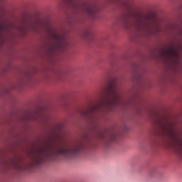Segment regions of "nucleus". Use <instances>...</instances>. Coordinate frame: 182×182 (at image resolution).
Instances as JSON below:
<instances>
[{"label":"nucleus","mask_w":182,"mask_h":182,"mask_svg":"<svg viewBox=\"0 0 182 182\" xmlns=\"http://www.w3.org/2000/svg\"><path fill=\"white\" fill-rule=\"evenodd\" d=\"M81 152L82 146L80 145L73 147L58 146L54 148H41L38 150V155L36 159V163L37 164H42V163L45 161L55 160V159L59 156H62L64 159H69Z\"/></svg>","instance_id":"nucleus-1"},{"label":"nucleus","mask_w":182,"mask_h":182,"mask_svg":"<svg viewBox=\"0 0 182 182\" xmlns=\"http://www.w3.org/2000/svg\"><path fill=\"white\" fill-rule=\"evenodd\" d=\"M103 92L105 105L107 107L112 109V107H116L120 105L122 97H120V90L116 80L109 82Z\"/></svg>","instance_id":"nucleus-2"},{"label":"nucleus","mask_w":182,"mask_h":182,"mask_svg":"<svg viewBox=\"0 0 182 182\" xmlns=\"http://www.w3.org/2000/svg\"><path fill=\"white\" fill-rule=\"evenodd\" d=\"M162 53L164 56L171 58V59L178 58V50L174 48V47H171L169 49L164 50Z\"/></svg>","instance_id":"nucleus-3"},{"label":"nucleus","mask_w":182,"mask_h":182,"mask_svg":"<svg viewBox=\"0 0 182 182\" xmlns=\"http://www.w3.org/2000/svg\"><path fill=\"white\" fill-rule=\"evenodd\" d=\"M53 38L55 39V41L57 42L58 46L60 48H65V36H59L56 33L53 34Z\"/></svg>","instance_id":"nucleus-4"},{"label":"nucleus","mask_w":182,"mask_h":182,"mask_svg":"<svg viewBox=\"0 0 182 182\" xmlns=\"http://www.w3.org/2000/svg\"><path fill=\"white\" fill-rule=\"evenodd\" d=\"M137 26L138 29H144L145 26L148 27L149 23L147 22V18L140 17L137 20Z\"/></svg>","instance_id":"nucleus-5"},{"label":"nucleus","mask_w":182,"mask_h":182,"mask_svg":"<svg viewBox=\"0 0 182 182\" xmlns=\"http://www.w3.org/2000/svg\"><path fill=\"white\" fill-rule=\"evenodd\" d=\"M85 12L90 16H95V14H97L96 7L94 5L87 4L85 6Z\"/></svg>","instance_id":"nucleus-6"},{"label":"nucleus","mask_w":182,"mask_h":182,"mask_svg":"<svg viewBox=\"0 0 182 182\" xmlns=\"http://www.w3.org/2000/svg\"><path fill=\"white\" fill-rule=\"evenodd\" d=\"M11 31V25L2 23L0 24V33L2 32H9Z\"/></svg>","instance_id":"nucleus-7"},{"label":"nucleus","mask_w":182,"mask_h":182,"mask_svg":"<svg viewBox=\"0 0 182 182\" xmlns=\"http://www.w3.org/2000/svg\"><path fill=\"white\" fill-rule=\"evenodd\" d=\"M69 1V2H73V1H75V0H68Z\"/></svg>","instance_id":"nucleus-8"}]
</instances>
